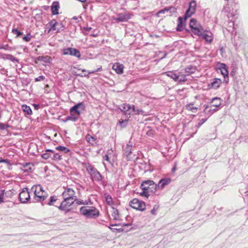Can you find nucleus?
Wrapping results in <instances>:
<instances>
[{
  "label": "nucleus",
  "mask_w": 248,
  "mask_h": 248,
  "mask_svg": "<svg viewBox=\"0 0 248 248\" xmlns=\"http://www.w3.org/2000/svg\"><path fill=\"white\" fill-rule=\"evenodd\" d=\"M7 192H5L4 191H2V195L1 196L3 197V196H4V195H5V196H7Z\"/></svg>",
  "instance_id": "e2e57ef3"
},
{
  "label": "nucleus",
  "mask_w": 248,
  "mask_h": 248,
  "mask_svg": "<svg viewBox=\"0 0 248 248\" xmlns=\"http://www.w3.org/2000/svg\"><path fill=\"white\" fill-rule=\"evenodd\" d=\"M60 8L59 3L58 1H54L52 3L51 6V10L53 15H58V11Z\"/></svg>",
  "instance_id": "b1692460"
},
{
  "label": "nucleus",
  "mask_w": 248,
  "mask_h": 248,
  "mask_svg": "<svg viewBox=\"0 0 248 248\" xmlns=\"http://www.w3.org/2000/svg\"><path fill=\"white\" fill-rule=\"evenodd\" d=\"M3 202V197L0 195V203Z\"/></svg>",
  "instance_id": "0e129e2a"
},
{
  "label": "nucleus",
  "mask_w": 248,
  "mask_h": 248,
  "mask_svg": "<svg viewBox=\"0 0 248 248\" xmlns=\"http://www.w3.org/2000/svg\"><path fill=\"white\" fill-rule=\"evenodd\" d=\"M222 83V81L219 78H215L214 80L209 85L210 88L214 89L218 88Z\"/></svg>",
  "instance_id": "5701e85b"
},
{
  "label": "nucleus",
  "mask_w": 248,
  "mask_h": 248,
  "mask_svg": "<svg viewBox=\"0 0 248 248\" xmlns=\"http://www.w3.org/2000/svg\"><path fill=\"white\" fill-rule=\"evenodd\" d=\"M111 212V216L114 220H118L120 219V216L119 214V212L117 209H116L115 208H112V211Z\"/></svg>",
  "instance_id": "cd10ccee"
},
{
  "label": "nucleus",
  "mask_w": 248,
  "mask_h": 248,
  "mask_svg": "<svg viewBox=\"0 0 248 248\" xmlns=\"http://www.w3.org/2000/svg\"><path fill=\"white\" fill-rule=\"evenodd\" d=\"M12 32L16 35V37H18L23 34V32L20 31L17 29H13L12 30Z\"/></svg>",
  "instance_id": "c03bdc74"
},
{
  "label": "nucleus",
  "mask_w": 248,
  "mask_h": 248,
  "mask_svg": "<svg viewBox=\"0 0 248 248\" xmlns=\"http://www.w3.org/2000/svg\"><path fill=\"white\" fill-rule=\"evenodd\" d=\"M209 112H210L211 114H212L213 113V111L212 109H209Z\"/></svg>",
  "instance_id": "338daca9"
},
{
  "label": "nucleus",
  "mask_w": 248,
  "mask_h": 248,
  "mask_svg": "<svg viewBox=\"0 0 248 248\" xmlns=\"http://www.w3.org/2000/svg\"><path fill=\"white\" fill-rule=\"evenodd\" d=\"M85 108V106L83 103H79L74 106L70 109V114H75L79 116L80 115L81 111Z\"/></svg>",
  "instance_id": "1a4fd4ad"
},
{
  "label": "nucleus",
  "mask_w": 248,
  "mask_h": 248,
  "mask_svg": "<svg viewBox=\"0 0 248 248\" xmlns=\"http://www.w3.org/2000/svg\"><path fill=\"white\" fill-rule=\"evenodd\" d=\"M10 127V125L7 124H4L3 123H0V129L6 130Z\"/></svg>",
  "instance_id": "09e8293b"
},
{
  "label": "nucleus",
  "mask_w": 248,
  "mask_h": 248,
  "mask_svg": "<svg viewBox=\"0 0 248 248\" xmlns=\"http://www.w3.org/2000/svg\"><path fill=\"white\" fill-rule=\"evenodd\" d=\"M196 35L201 37L204 39L207 43H210L213 40V34L211 31H205L203 29L202 30L201 33L197 34Z\"/></svg>",
  "instance_id": "ddd939ff"
},
{
  "label": "nucleus",
  "mask_w": 248,
  "mask_h": 248,
  "mask_svg": "<svg viewBox=\"0 0 248 248\" xmlns=\"http://www.w3.org/2000/svg\"><path fill=\"white\" fill-rule=\"evenodd\" d=\"M23 111L28 115H31L32 114V110L29 106L26 105H23L22 106Z\"/></svg>",
  "instance_id": "7c9ffc66"
},
{
  "label": "nucleus",
  "mask_w": 248,
  "mask_h": 248,
  "mask_svg": "<svg viewBox=\"0 0 248 248\" xmlns=\"http://www.w3.org/2000/svg\"><path fill=\"white\" fill-rule=\"evenodd\" d=\"M137 113H138V114H139V113L142 114L143 112V111L142 110H139V109H138L137 110Z\"/></svg>",
  "instance_id": "680f3d73"
},
{
  "label": "nucleus",
  "mask_w": 248,
  "mask_h": 248,
  "mask_svg": "<svg viewBox=\"0 0 248 248\" xmlns=\"http://www.w3.org/2000/svg\"><path fill=\"white\" fill-rule=\"evenodd\" d=\"M183 18L182 17H178V23L177 25L183 26Z\"/></svg>",
  "instance_id": "5fc2aeb1"
},
{
  "label": "nucleus",
  "mask_w": 248,
  "mask_h": 248,
  "mask_svg": "<svg viewBox=\"0 0 248 248\" xmlns=\"http://www.w3.org/2000/svg\"><path fill=\"white\" fill-rule=\"evenodd\" d=\"M176 12V9L173 6L166 7L160 11L156 14V16L158 17H161V15H166L167 16H171L173 13Z\"/></svg>",
  "instance_id": "9d476101"
},
{
  "label": "nucleus",
  "mask_w": 248,
  "mask_h": 248,
  "mask_svg": "<svg viewBox=\"0 0 248 248\" xmlns=\"http://www.w3.org/2000/svg\"><path fill=\"white\" fill-rule=\"evenodd\" d=\"M218 69L220 70L221 74L224 76L225 79L228 78V71L227 66L224 63H219L218 64Z\"/></svg>",
  "instance_id": "aec40b11"
},
{
  "label": "nucleus",
  "mask_w": 248,
  "mask_h": 248,
  "mask_svg": "<svg viewBox=\"0 0 248 248\" xmlns=\"http://www.w3.org/2000/svg\"><path fill=\"white\" fill-rule=\"evenodd\" d=\"M37 60L40 61H42L46 63L50 62V57L49 56H39L37 57Z\"/></svg>",
  "instance_id": "2f4dec72"
},
{
  "label": "nucleus",
  "mask_w": 248,
  "mask_h": 248,
  "mask_svg": "<svg viewBox=\"0 0 248 248\" xmlns=\"http://www.w3.org/2000/svg\"><path fill=\"white\" fill-rule=\"evenodd\" d=\"M106 200L108 202H109L110 201H111V197L108 196L106 198Z\"/></svg>",
  "instance_id": "bf43d9fd"
},
{
  "label": "nucleus",
  "mask_w": 248,
  "mask_h": 248,
  "mask_svg": "<svg viewBox=\"0 0 248 248\" xmlns=\"http://www.w3.org/2000/svg\"><path fill=\"white\" fill-rule=\"evenodd\" d=\"M91 29H92V28H91V27L84 28V30L86 31H90Z\"/></svg>",
  "instance_id": "052dcab7"
},
{
  "label": "nucleus",
  "mask_w": 248,
  "mask_h": 248,
  "mask_svg": "<svg viewBox=\"0 0 248 248\" xmlns=\"http://www.w3.org/2000/svg\"><path fill=\"white\" fill-rule=\"evenodd\" d=\"M234 19H232V18L229 19V21L228 23L229 27H228V30L229 31H232V32L233 31V29L234 28Z\"/></svg>",
  "instance_id": "f704fd0d"
},
{
  "label": "nucleus",
  "mask_w": 248,
  "mask_h": 248,
  "mask_svg": "<svg viewBox=\"0 0 248 248\" xmlns=\"http://www.w3.org/2000/svg\"><path fill=\"white\" fill-rule=\"evenodd\" d=\"M176 29H177V31H182L183 30V26L177 25Z\"/></svg>",
  "instance_id": "6e6d98bb"
},
{
  "label": "nucleus",
  "mask_w": 248,
  "mask_h": 248,
  "mask_svg": "<svg viewBox=\"0 0 248 248\" xmlns=\"http://www.w3.org/2000/svg\"><path fill=\"white\" fill-rule=\"evenodd\" d=\"M155 208V206L154 207L153 209H152L151 211V213L153 215H155L156 214Z\"/></svg>",
  "instance_id": "4d7b16f0"
},
{
  "label": "nucleus",
  "mask_w": 248,
  "mask_h": 248,
  "mask_svg": "<svg viewBox=\"0 0 248 248\" xmlns=\"http://www.w3.org/2000/svg\"><path fill=\"white\" fill-rule=\"evenodd\" d=\"M178 78L177 79L176 81H178L179 82H184L186 80V76L184 75H182L181 76H178Z\"/></svg>",
  "instance_id": "a18cd8bd"
},
{
  "label": "nucleus",
  "mask_w": 248,
  "mask_h": 248,
  "mask_svg": "<svg viewBox=\"0 0 248 248\" xmlns=\"http://www.w3.org/2000/svg\"><path fill=\"white\" fill-rule=\"evenodd\" d=\"M19 198L22 203L26 202L30 198V195L27 188H24L19 195Z\"/></svg>",
  "instance_id": "dca6fc26"
},
{
  "label": "nucleus",
  "mask_w": 248,
  "mask_h": 248,
  "mask_svg": "<svg viewBox=\"0 0 248 248\" xmlns=\"http://www.w3.org/2000/svg\"><path fill=\"white\" fill-rule=\"evenodd\" d=\"M113 152L112 150H108L107 151V154L103 156V158L104 160L107 161L109 163H111V161L110 159V157H109V155L111 154V153Z\"/></svg>",
  "instance_id": "e433bc0d"
},
{
  "label": "nucleus",
  "mask_w": 248,
  "mask_h": 248,
  "mask_svg": "<svg viewBox=\"0 0 248 248\" xmlns=\"http://www.w3.org/2000/svg\"><path fill=\"white\" fill-rule=\"evenodd\" d=\"M78 116H76L75 114H71L70 116H68L67 120H71L73 122L76 121L78 119Z\"/></svg>",
  "instance_id": "79ce46f5"
},
{
  "label": "nucleus",
  "mask_w": 248,
  "mask_h": 248,
  "mask_svg": "<svg viewBox=\"0 0 248 248\" xmlns=\"http://www.w3.org/2000/svg\"><path fill=\"white\" fill-rule=\"evenodd\" d=\"M75 202H76V204H77L78 205H80V204L85 205V204H88V202H87V201H83V200H77V199H76V201H75Z\"/></svg>",
  "instance_id": "de8ad7c7"
},
{
  "label": "nucleus",
  "mask_w": 248,
  "mask_h": 248,
  "mask_svg": "<svg viewBox=\"0 0 248 248\" xmlns=\"http://www.w3.org/2000/svg\"><path fill=\"white\" fill-rule=\"evenodd\" d=\"M78 1L83 2V3H89L90 1V0H78Z\"/></svg>",
  "instance_id": "13d9d810"
},
{
  "label": "nucleus",
  "mask_w": 248,
  "mask_h": 248,
  "mask_svg": "<svg viewBox=\"0 0 248 248\" xmlns=\"http://www.w3.org/2000/svg\"><path fill=\"white\" fill-rule=\"evenodd\" d=\"M175 170H176V167H173V168L172 169V170H172V171L173 172H174V171H175Z\"/></svg>",
  "instance_id": "69168bd1"
},
{
  "label": "nucleus",
  "mask_w": 248,
  "mask_h": 248,
  "mask_svg": "<svg viewBox=\"0 0 248 248\" xmlns=\"http://www.w3.org/2000/svg\"><path fill=\"white\" fill-rule=\"evenodd\" d=\"M75 200L71 199H63L58 208L62 211L68 212L71 210V206L74 203Z\"/></svg>",
  "instance_id": "423d86ee"
},
{
  "label": "nucleus",
  "mask_w": 248,
  "mask_h": 248,
  "mask_svg": "<svg viewBox=\"0 0 248 248\" xmlns=\"http://www.w3.org/2000/svg\"><path fill=\"white\" fill-rule=\"evenodd\" d=\"M194 104L190 103L189 104H187L185 107L186 109L191 111L193 112H195L196 110H197L198 108L196 107H193Z\"/></svg>",
  "instance_id": "72a5a7b5"
},
{
  "label": "nucleus",
  "mask_w": 248,
  "mask_h": 248,
  "mask_svg": "<svg viewBox=\"0 0 248 248\" xmlns=\"http://www.w3.org/2000/svg\"><path fill=\"white\" fill-rule=\"evenodd\" d=\"M195 70V68L192 66H187L185 69L186 72L187 73L188 75L193 73Z\"/></svg>",
  "instance_id": "a19ab883"
},
{
  "label": "nucleus",
  "mask_w": 248,
  "mask_h": 248,
  "mask_svg": "<svg viewBox=\"0 0 248 248\" xmlns=\"http://www.w3.org/2000/svg\"><path fill=\"white\" fill-rule=\"evenodd\" d=\"M48 197V194L45 190H43L39 194H34V199L37 202L44 201Z\"/></svg>",
  "instance_id": "a211bd4d"
},
{
  "label": "nucleus",
  "mask_w": 248,
  "mask_h": 248,
  "mask_svg": "<svg viewBox=\"0 0 248 248\" xmlns=\"http://www.w3.org/2000/svg\"><path fill=\"white\" fill-rule=\"evenodd\" d=\"M80 212L87 218H95L99 215L98 210L93 206H82L80 208Z\"/></svg>",
  "instance_id": "7ed1b4c3"
},
{
  "label": "nucleus",
  "mask_w": 248,
  "mask_h": 248,
  "mask_svg": "<svg viewBox=\"0 0 248 248\" xmlns=\"http://www.w3.org/2000/svg\"><path fill=\"white\" fill-rule=\"evenodd\" d=\"M102 70V67L101 66H100L99 68H97L96 70L95 71H89L88 74H84V76H88V75L90 74H92V73H94L97 71H100L101 70Z\"/></svg>",
  "instance_id": "864d4df0"
},
{
  "label": "nucleus",
  "mask_w": 248,
  "mask_h": 248,
  "mask_svg": "<svg viewBox=\"0 0 248 248\" xmlns=\"http://www.w3.org/2000/svg\"><path fill=\"white\" fill-rule=\"evenodd\" d=\"M52 153H53V151L50 149H47L46 150V153L42 154V157L46 159H48L52 157Z\"/></svg>",
  "instance_id": "c85d7f7f"
},
{
  "label": "nucleus",
  "mask_w": 248,
  "mask_h": 248,
  "mask_svg": "<svg viewBox=\"0 0 248 248\" xmlns=\"http://www.w3.org/2000/svg\"><path fill=\"white\" fill-rule=\"evenodd\" d=\"M64 55H70L75 56L78 58H80L81 55L80 51L76 48L72 47H68L65 48L63 50Z\"/></svg>",
  "instance_id": "4468645a"
},
{
  "label": "nucleus",
  "mask_w": 248,
  "mask_h": 248,
  "mask_svg": "<svg viewBox=\"0 0 248 248\" xmlns=\"http://www.w3.org/2000/svg\"><path fill=\"white\" fill-rule=\"evenodd\" d=\"M207 120V119L206 118H203V119H202L200 122H199L197 125H196V127L197 128H199L203 123H204Z\"/></svg>",
  "instance_id": "3c124183"
},
{
  "label": "nucleus",
  "mask_w": 248,
  "mask_h": 248,
  "mask_svg": "<svg viewBox=\"0 0 248 248\" xmlns=\"http://www.w3.org/2000/svg\"><path fill=\"white\" fill-rule=\"evenodd\" d=\"M129 205L132 208L140 211H144L146 208L145 203L136 198L131 201Z\"/></svg>",
  "instance_id": "39448f33"
},
{
  "label": "nucleus",
  "mask_w": 248,
  "mask_h": 248,
  "mask_svg": "<svg viewBox=\"0 0 248 248\" xmlns=\"http://www.w3.org/2000/svg\"><path fill=\"white\" fill-rule=\"evenodd\" d=\"M48 24L50 26L49 31H56L57 32H59L61 30H62V28L63 27L62 24L57 22L55 19L51 20L48 23Z\"/></svg>",
  "instance_id": "2eb2a0df"
},
{
  "label": "nucleus",
  "mask_w": 248,
  "mask_h": 248,
  "mask_svg": "<svg viewBox=\"0 0 248 248\" xmlns=\"http://www.w3.org/2000/svg\"><path fill=\"white\" fill-rule=\"evenodd\" d=\"M87 141L92 144H93L94 143L96 139L93 136L87 135L86 137Z\"/></svg>",
  "instance_id": "4c0bfd02"
},
{
  "label": "nucleus",
  "mask_w": 248,
  "mask_h": 248,
  "mask_svg": "<svg viewBox=\"0 0 248 248\" xmlns=\"http://www.w3.org/2000/svg\"><path fill=\"white\" fill-rule=\"evenodd\" d=\"M132 16V14L128 12H126L124 13L118 14L117 16L114 17L113 19L117 22H126L131 18Z\"/></svg>",
  "instance_id": "9b49d317"
},
{
  "label": "nucleus",
  "mask_w": 248,
  "mask_h": 248,
  "mask_svg": "<svg viewBox=\"0 0 248 248\" xmlns=\"http://www.w3.org/2000/svg\"><path fill=\"white\" fill-rule=\"evenodd\" d=\"M212 103H213V107L217 108L219 107L221 105V101L220 98L215 97L212 99Z\"/></svg>",
  "instance_id": "bb28decb"
},
{
  "label": "nucleus",
  "mask_w": 248,
  "mask_h": 248,
  "mask_svg": "<svg viewBox=\"0 0 248 248\" xmlns=\"http://www.w3.org/2000/svg\"><path fill=\"white\" fill-rule=\"evenodd\" d=\"M57 200V198L55 196H53L50 197L49 202L47 203V204L49 205H53L55 202Z\"/></svg>",
  "instance_id": "58836bf2"
},
{
  "label": "nucleus",
  "mask_w": 248,
  "mask_h": 248,
  "mask_svg": "<svg viewBox=\"0 0 248 248\" xmlns=\"http://www.w3.org/2000/svg\"><path fill=\"white\" fill-rule=\"evenodd\" d=\"M132 143L129 141L125 149V154L127 158L129 159V155L132 153Z\"/></svg>",
  "instance_id": "393cba45"
},
{
  "label": "nucleus",
  "mask_w": 248,
  "mask_h": 248,
  "mask_svg": "<svg viewBox=\"0 0 248 248\" xmlns=\"http://www.w3.org/2000/svg\"><path fill=\"white\" fill-rule=\"evenodd\" d=\"M171 182V179L170 178H163L161 179L158 185H157V188L159 189H162L164 186L169 184H170Z\"/></svg>",
  "instance_id": "412c9836"
},
{
  "label": "nucleus",
  "mask_w": 248,
  "mask_h": 248,
  "mask_svg": "<svg viewBox=\"0 0 248 248\" xmlns=\"http://www.w3.org/2000/svg\"><path fill=\"white\" fill-rule=\"evenodd\" d=\"M121 111L130 115L133 112L135 111L134 106H131L128 104H123L120 106Z\"/></svg>",
  "instance_id": "f3484780"
},
{
  "label": "nucleus",
  "mask_w": 248,
  "mask_h": 248,
  "mask_svg": "<svg viewBox=\"0 0 248 248\" xmlns=\"http://www.w3.org/2000/svg\"><path fill=\"white\" fill-rule=\"evenodd\" d=\"M3 58L5 59L9 60L13 62H16L18 63L19 62V60L16 59V58H15L14 56H13L12 55H10V54L5 55V57Z\"/></svg>",
  "instance_id": "473e14b6"
},
{
  "label": "nucleus",
  "mask_w": 248,
  "mask_h": 248,
  "mask_svg": "<svg viewBox=\"0 0 248 248\" xmlns=\"http://www.w3.org/2000/svg\"><path fill=\"white\" fill-rule=\"evenodd\" d=\"M45 79V77L44 76H40L37 78H36L34 79L35 82H38L40 81H42Z\"/></svg>",
  "instance_id": "603ef678"
},
{
  "label": "nucleus",
  "mask_w": 248,
  "mask_h": 248,
  "mask_svg": "<svg viewBox=\"0 0 248 248\" xmlns=\"http://www.w3.org/2000/svg\"><path fill=\"white\" fill-rule=\"evenodd\" d=\"M189 26L191 29L192 32L195 35L201 33L203 29V27L199 23L197 22L196 20L193 18L190 20Z\"/></svg>",
  "instance_id": "0eeeda50"
},
{
  "label": "nucleus",
  "mask_w": 248,
  "mask_h": 248,
  "mask_svg": "<svg viewBox=\"0 0 248 248\" xmlns=\"http://www.w3.org/2000/svg\"><path fill=\"white\" fill-rule=\"evenodd\" d=\"M44 190L40 185H34L31 188V191L34 192V194H39V192Z\"/></svg>",
  "instance_id": "a878e982"
},
{
  "label": "nucleus",
  "mask_w": 248,
  "mask_h": 248,
  "mask_svg": "<svg viewBox=\"0 0 248 248\" xmlns=\"http://www.w3.org/2000/svg\"><path fill=\"white\" fill-rule=\"evenodd\" d=\"M34 169L33 165L31 163H26L21 165V169L24 172H31Z\"/></svg>",
  "instance_id": "6ab92c4d"
},
{
  "label": "nucleus",
  "mask_w": 248,
  "mask_h": 248,
  "mask_svg": "<svg viewBox=\"0 0 248 248\" xmlns=\"http://www.w3.org/2000/svg\"><path fill=\"white\" fill-rule=\"evenodd\" d=\"M62 196L63 199H68L76 201L75 190L70 187H65L62 192Z\"/></svg>",
  "instance_id": "6e6552de"
},
{
  "label": "nucleus",
  "mask_w": 248,
  "mask_h": 248,
  "mask_svg": "<svg viewBox=\"0 0 248 248\" xmlns=\"http://www.w3.org/2000/svg\"><path fill=\"white\" fill-rule=\"evenodd\" d=\"M124 67V65L119 63H115L112 66V69L118 74L123 73Z\"/></svg>",
  "instance_id": "4be33fe9"
},
{
  "label": "nucleus",
  "mask_w": 248,
  "mask_h": 248,
  "mask_svg": "<svg viewBox=\"0 0 248 248\" xmlns=\"http://www.w3.org/2000/svg\"><path fill=\"white\" fill-rule=\"evenodd\" d=\"M164 74H166L168 77L171 78L173 80H174L175 81L177 80V79L178 78V75H176L175 73L171 72V71H169L164 73Z\"/></svg>",
  "instance_id": "c756f323"
},
{
  "label": "nucleus",
  "mask_w": 248,
  "mask_h": 248,
  "mask_svg": "<svg viewBox=\"0 0 248 248\" xmlns=\"http://www.w3.org/2000/svg\"><path fill=\"white\" fill-rule=\"evenodd\" d=\"M119 224H115L113 225H111L109 227V228L113 232H115V231L118 232H120L121 231H123V229L122 228H112L111 227L112 226H119Z\"/></svg>",
  "instance_id": "37998d69"
},
{
  "label": "nucleus",
  "mask_w": 248,
  "mask_h": 248,
  "mask_svg": "<svg viewBox=\"0 0 248 248\" xmlns=\"http://www.w3.org/2000/svg\"><path fill=\"white\" fill-rule=\"evenodd\" d=\"M31 35L30 33H29L27 34L26 36H25L23 37V39L27 42H29L31 41Z\"/></svg>",
  "instance_id": "49530a36"
},
{
  "label": "nucleus",
  "mask_w": 248,
  "mask_h": 248,
  "mask_svg": "<svg viewBox=\"0 0 248 248\" xmlns=\"http://www.w3.org/2000/svg\"><path fill=\"white\" fill-rule=\"evenodd\" d=\"M0 49H5L4 46H0Z\"/></svg>",
  "instance_id": "774afa93"
},
{
  "label": "nucleus",
  "mask_w": 248,
  "mask_h": 248,
  "mask_svg": "<svg viewBox=\"0 0 248 248\" xmlns=\"http://www.w3.org/2000/svg\"><path fill=\"white\" fill-rule=\"evenodd\" d=\"M128 120H122L121 121L119 122L120 125L122 127H124L126 126L127 124Z\"/></svg>",
  "instance_id": "8fccbe9b"
},
{
  "label": "nucleus",
  "mask_w": 248,
  "mask_h": 248,
  "mask_svg": "<svg viewBox=\"0 0 248 248\" xmlns=\"http://www.w3.org/2000/svg\"><path fill=\"white\" fill-rule=\"evenodd\" d=\"M52 156L51 157L54 160L58 161V160H61L62 158L61 155H60L58 153H55L54 151H53V153H52Z\"/></svg>",
  "instance_id": "ea45409f"
},
{
  "label": "nucleus",
  "mask_w": 248,
  "mask_h": 248,
  "mask_svg": "<svg viewBox=\"0 0 248 248\" xmlns=\"http://www.w3.org/2000/svg\"><path fill=\"white\" fill-rule=\"evenodd\" d=\"M140 187L142 191L140 195L142 197L148 198L150 193H155L157 188V185L150 180L143 181L141 184Z\"/></svg>",
  "instance_id": "f257e3e1"
},
{
  "label": "nucleus",
  "mask_w": 248,
  "mask_h": 248,
  "mask_svg": "<svg viewBox=\"0 0 248 248\" xmlns=\"http://www.w3.org/2000/svg\"><path fill=\"white\" fill-rule=\"evenodd\" d=\"M196 5L197 4L195 1L192 0L190 2L189 7L185 13L184 20H186V18L190 17L193 14L195 13Z\"/></svg>",
  "instance_id": "f8f14e48"
},
{
  "label": "nucleus",
  "mask_w": 248,
  "mask_h": 248,
  "mask_svg": "<svg viewBox=\"0 0 248 248\" xmlns=\"http://www.w3.org/2000/svg\"><path fill=\"white\" fill-rule=\"evenodd\" d=\"M56 149L58 151L63 152L64 153H67L70 152V150L69 149L62 146H57L56 147Z\"/></svg>",
  "instance_id": "c9c22d12"
},
{
  "label": "nucleus",
  "mask_w": 248,
  "mask_h": 248,
  "mask_svg": "<svg viewBox=\"0 0 248 248\" xmlns=\"http://www.w3.org/2000/svg\"><path fill=\"white\" fill-rule=\"evenodd\" d=\"M238 6L234 2L228 3L223 8V12H224L228 19H236L237 18V11Z\"/></svg>",
  "instance_id": "f03ea898"
},
{
  "label": "nucleus",
  "mask_w": 248,
  "mask_h": 248,
  "mask_svg": "<svg viewBox=\"0 0 248 248\" xmlns=\"http://www.w3.org/2000/svg\"><path fill=\"white\" fill-rule=\"evenodd\" d=\"M86 170L93 181H100L102 180L100 173L93 166L89 165L87 166Z\"/></svg>",
  "instance_id": "20e7f679"
}]
</instances>
